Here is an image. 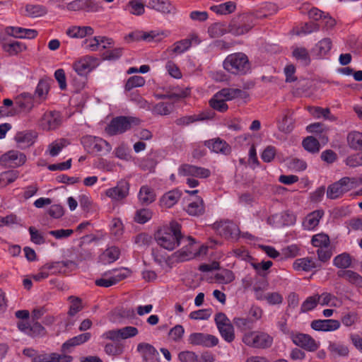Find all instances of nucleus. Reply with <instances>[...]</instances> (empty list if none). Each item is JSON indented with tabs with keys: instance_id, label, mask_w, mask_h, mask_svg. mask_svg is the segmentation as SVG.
<instances>
[{
	"instance_id": "nucleus-64",
	"label": "nucleus",
	"mask_w": 362,
	"mask_h": 362,
	"mask_svg": "<svg viewBox=\"0 0 362 362\" xmlns=\"http://www.w3.org/2000/svg\"><path fill=\"white\" fill-rule=\"evenodd\" d=\"M178 359L181 362H198V356L193 351H184L178 354Z\"/></svg>"
},
{
	"instance_id": "nucleus-18",
	"label": "nucleus",
	"mask_w": 362,
	"mask_h": 362,
	"mask_svg": "<svg viewBox=\"0 0 362 362\" xmlns=\"http://www.w3.org/2000/svg\"><path fill=\"white\" fill-rule=\"evenodd\" d=\"M59 114L57 112H49L44 114L41 120V126L43 129H54L60 124Z\"/></svg>"
},
{
	"instance_id": "nucleus-27",
	"label": "nucleus",
	"mask_w": 362,
	"mask_h": 362,
	"mask_svg": "<svg viewBox=\"0 0 362 362\" xmlns=\"http://www.w3.org/2000/svg\"><path fill=\"white\" fill-rule=\"evenodd\" d=\"M36 138V134L33 132H21L15 136V140L21 148L31 146Z\"/></svg>"
},
{
	"instance_id": "nucleus-33",
	"label": "nucleus",
	"mask_w": 362,
	"mask_h": 362,
	"mask_svg": "<svg viewBox=\"0 0 362 362\" xmlns=\"http://www.w3.org/2000/svg\"><path fill=\"white\" fill-rule=\"evenodd\" d=\"M292 54L302 65L308 66L310 64V57L308 51L305 47L294 48Z\"/></svg>"
},
{
	"instance_id": "nucleus-62",
	"label": "nucleus",
	"mask_w": 362,
	"mask_h": 362,
	"mask_svg": "<svg viewBox=\"0 0 362 362\" xmlns=\"http://www.w3.org/2000/svg\"><path fill=\"white\" fill-rule=\"evenodd\" d=\"M190 47V42L185 39L175 42L172 52L175 54H182Z\"/></svg>"
},
{
	"instance_id": "nucleus-28",
	"label": "nucleus",
	"mask_w": 362,
	"mask_h": 362,
	"mask_svg": "<svg viewBox=\"0 0 362 362\" xmlns=\"http://www.w3.org/2000/svg\"><path fill=\"white\" fill-rule=\"evenodd\" d=\"M119 257V250L117 247H110L105 250L100 256V261L104 264L115 262Z\"/></svg>"
},
{
	"instance_id": "nucleus-43",
	"label": "nucleus",
	"mask_w": 362,
	"mask_h": 362,
	"mask_svg": "<svg viewBox=\"0 0 362 362\" xmlns=\"http://www.w3.org/2000/svg\"><path fill=\"white\" fill-rule=\"evenodd\" d=\"M145 6L146 4L144 1H139V0H132L127 4L129 13L135 16L144 14L145 12Z\"/></svg>"
},
{
	"instance_id": "nucleus-20",
	"label": "nucleus",
	"mask_w": 362,
	"mask_h": 362,
	"mask_svg": "<svg viewBox=\"0 0 362 362\" xmlns=\"http://www.w3.org/2000/svg\"><path fill=\"white\" fill-rule=\"evenodd\" d=\"M216 97H222L225 100H232L235 98L245 99L248 97L247 92L239 88H223L216 93Z\"/></svg>"
},
{
	"instance_id": "nucleus-57",
	"label": "nucleus",
	"mask_w": 362,
	"mask_h": 362,
	"mask_svg": "<svg viewBox=\"0 0 362 362\" xmlns=\"http://www.w3.org/2000/svg\"><path fill=\"white\" fill-rule=\"evenodd\" d=\"M49 83L44 80H40L36 87L35 94L40 99H45L49 91Z\"/></svg>"
},
{
	"instance_id": "nucleus-12",
	"label": "nucleus",
	"mask_w": 362,
	"mask_h": 362,
	"mask_svg": "<svg viewBox=\"0 0 362 362\" xmlns=\"http://www.w3.org/2000/svg\"><path fill=\"white\" fill-rule=\"evenodd\" d=\"M178 173L182 176H193L199 178H206L211 175L209 169L189 164H182L178 169Z\"/></svg>"
},
{
	"instance_id": "nucleus-42",
	"label": "nucleus",
	"mask_w": 362,
	"mask_h": 362,
	"mask_svg": "<svg viewBox=\"0 0 362 362\" xmlns=\"http://www.w3.org/2000/svg\"><path fill=\"white\" fill-rule=\"evenodd\" d=\"M27 15L32 18H37L45 15L47 12L46 8L42 5L29 4L25 6Z\"/></svg>"
},
{
	"instance_id": "nucleus-39",
	"label": "nucleus",
	"mask_w": 362,
	"mask_h": 362,
	"mask_svg": "<svg viewBox=\"0 0 362 362\" xmlns=\"http://www.w3.org/2000/svg\"><path fill=\"white\" fill-rule=\"evenodd\" d=\"M124 347L122 341H111L105 345V351L108 355L116 356L123 352Z\"/></svg>"
},
{
	"instance_id": "nucleus-58",
	"label": "nucleus",
	"mask_w": 362,
	"mask_h": 362,
	"mask_svg": "<svg viewBox=\"0 0 362 362\" xmlns=\"http://www.w3.org/2000/svg\"><path fill=\"white\" fill-rule=\"evenodd\" d=\"M152 217V213L150 210L143 209L138 210L134 216V221L139 223H145Z\"/></svg>"
},
{
	"instance_id": "nucleus-1",
	"label": "nucleus",
	"mask_w": 362,
	"mask_h": 362,
	"mask_svg": "<svg viewBox=\"0 0 362 362\" xmlns=\"http://www.w3.org/2000/svg\"><path fill=\"white\" fill-rule=\"evenodd\" d=\"M156 240L160 247L173 250L185 240L181 234V226L175 221L171 222L169 228L156 233Z\"/></svg>"
},
{
	"instance_id": "nucleus-40",
	"label": "nucleus",
	"mask_w": 362,
	"mask_h": 362,
	"mask_svg": "<svg viewBox=\"0 0 362 362\" xmlns=\"http://www.w3.org/2000/svg\"><path fill=\"white\" fill-rule=\"evenodd\" d=\"M333 264L338 268L346 269L351 264V257L347 253L339 255L334 258Z\"/></svg>"
},
{
	"instance_id": "nucleus-25",
	"label": "nucleus",
	"mask_w": 362,
	"mask_h": 362,
	"mask_svg": "<svg viewBox=\"0 0 362 362\" xmlns=\"http://www.w3.org/2000/svg\"><path fill=\"white\" fill-rule=\"evenodd\" d=\"M66 33L72 38H83L93 35V29L90 26H71L66 30Z\"/></svg>"
},
{
	"instance_id": "nucleus-14",
	"label": "nucleus",
	"mask_w": 362,
	"mask_h": 362,
	"mask_svg": "<svg viewBox=\"0 0 362 362\" xmlns=\"http://www.w3.org/2000/svg\"><path fill=\"white\" fill-rule=\"evenodd\" d=\"M146 6L164 14L174 13L175 7L169 0H142Z\"/></svg>"
},
{
	"instance_id": "nucleus-11",
	"label": "nucleus",
	"mask_w": 362,
	"mask_h": 362,
	"mask_svg": "<svg viewBox=\"0 0 362 362\" xmlns=\"http://www.w3.org/2000/svg\"><path fill=\"white\" fill-rule=\"evenodd\" d=\"M129 190V182L125 180H121L115 187L107 189L105 194L112 200L120 201L127 197Z\"/></svg>"
},
{
	"instance_id": "nucleus-44",
	"label": "nucleus",
	"mask_w": 362,
	"mask_h": 362,
	"mask_svg": "<svg viewBox=\"0 0 362 362\" xmlns=\"http://www.w3.org/2000/svg\"><path fill=\"white\" fill-rule=\"evenodd\" d=\"M211 9L218 14L233 13L235 9V4L232 1H228L218 6H212Z\"/></svg>"
},
{
	"instance_id": "nucleus-51",
	"label": "nucleus",
	"mask_w": 362,
	"mask_h": 362,
	"mask_svg": "<svg viewBox=\"0 0 362 362\" xmlns=\"http://www.w3.org/2000/svg\"><path fill=\"white\" fill-rule=\"evenodd\" d=\"M312 244L318 248L328 247L329 245V236L323 233L315 235L312 238Z\"/></svg>"
},
{
	"instance_id": "nucleus-5",
	"label": "nucleus",
	"mask_w": 362,
	"mask_h": 362,
	"mask_svg": "<svg viewBox=\"0 0 362 362\" xmlns=\"http://www.w3.org/2000/svg\"><path fill=\"white\" fill-rule=\"evenodd\" d=\"M98 66V60L97 58L90 56H85L74 62L72 66L74 70L78 76L83 77V79H86L85 77L86 75ZM84 86L85 80L78 83L77 85V88H83Z\"/></svg>"
},
{
	"instance_id": "nucleus-13",
	"label": "nucleus",
	"mask_w": 362,
	"mask_h": 362,
	"mask_svg": "<svg viewBox=\"0 0 362 362\" xmlns=\"http://www.w3.org/2000/svg\"><path fill=\"white\" fill-rule=\"evenodd\" d=\"M138 334V329L135 327L127 326L119 329H113L103 334L105 339H127L134 337Z\"/></svg>"
},
{
	"instance_id": "nucleus-10",
	"label": "nucleus",
	"mask_w": 362,
	"mask_h": 362,
	"mask_svg": "<svg viewBox=\"0 0 362 362\" xmlns=\"http://www.w3.org/2000/svg\"><path fill=\"white\" fill-rule=\"evenodd\" d=\"M34 97L28 93H23L14 99L16 111L20 113L28 114L34 107Z\"/></svg>"
},
{
	"instance_id": "nucleus-22",
	"label": "nucleus",
	"mask_w": 362,
	"mask_h": 362,
	"mask_svg": "<svg viewBox=\"0 0 362 362\" xmlns=\"http://www.w3.org/2000/svg\"><path fill=\"white\" fill-rule=\"evenodd\" d=\"M23 354L32 359L33 362H52V353H39L37 351L27 348L24 349Z\"/></svg>"
},
{
	"instance_id": "nucleus-41",
	"label": "nucleus",
	"mask_w": 362,
	"mask_h": 362,
	"mask_svg": "<svg viewBox=\"0 0 362 362\" xmlns=\"http://www.w3.org/2000/svg\"><path fill=\"white\" fill-rule=\"evenodd\" d=\"M68 144V141L64 139L53 141L48 146L49 154L52 157L57 156L62 148L66 147Z\"/></svg>"
},
{
	"instance_id": "nucleus-50",
	"label": "nucleus",
	"mask_w": 362,
	"mask_h": 362,
	"mask_svg": "<svg viewBox=\"0 0 362 362\" xmlns=\"http://www.w3.org/2000/svg\"><path fill=\"white\" fill-rule=\"evenodd\" d=\"M145 84V79L144 77L141 76H134L130 77L126 84H125V90L127 91L131 90L132 89L136 87H141Z\"/></svg>"
},
{
	"instance_id": "nucleus-26",
	"label": "nucleus",
	"mask_w": 362,
	"mask_h": 362,
	"mask_svg": "<svg viewBox=\"0 0 362 362\" xmlns=\"http://www.w3.org/2000/svg\"><path fill=\"white\" fill-rule=\"evenodd\" d=\"M324 215V212L322 210H316L310 213L304 219L303 226L306 230L314 229L320 222V220Z\"/></svg>"
},
{
	"instance_id": "nucleus-6",
	"label": "nucleus",
	"mask_w": 362,
	"mask_h": 362,
	"mask_svg": "<svg viewBox=\"0 0 362 362\" xmlns=\"http://www.w3.org/2000/svg\"><path fill=\"white\" fill-rule=\"evenodd\" d=\"M253 25V17L250 15L243 14L237 20L231 21L228 26V31L234 35H241L251 30Z\"/></svg>"
},
{
	"instance_id": "nucleus-7",
	"label": "nucleus",
	"mask_w": 362,
	"mask_h": 362,
	"mask_svg": "<svg viewBox=\"0 0 362 362\" xmlns=\"http://www.w3.org/2000/svg\"><path fill=\"white\" fill-rule=\"evenodd\" d=\"M213 228L219 235L226 239H237L240 234L238 226L230 221L216 222L213 224Z\"/></svg>"
},
{
	"instance_id": "nucleus-61",
	"label": "nucleus",
	"mask_w": 362,
	"mask_h": 362,
	"mask_svg": "<svg viewBox=\"0 0 362 362\" xmlns=\"http://www.w3.org/2000/svg\"><path fill=\"white\" fill-rule=\"evenodd\" d=\"M204 117L197 116V115H189V116H184L180 118H177L175 120V124L178 126H186L191 123H193L196 121L203 120Z\"/></svg>"
},
{
	"instance_id": "nucleus-63",
	"label": "nucleus",
	"mask_w": 362,
	"mask_h": 362,
	"mask_svg": "<svg viewBox=\"0 0 362 362\" xmlns=\"http://www.w3.org/2000/svg\"><path fill=\"white\" fill-rule=\"evenodd\" d=\"M329 349L332 353L342 356H346L349 353V350L346 346L336 341L330 343Z\"/></svg>"
},
{
	"instance_id": "nucleus-19",
	"label": "nucleus",
	"mask_w": 362,
	"mask_h": 362,
	"mask_svg": "<svg viewBox=\"0 0 362 362\" xmlns=\"http://www.w3.org/2000/svg\"><path fill=\"white\" fill-rule=\"evenodd\" d=\"M183 242H187V244L185 245L182 249L177 250L174 253L175 257L180 262H184L192 259L194 255V251L192 250L194 239L191 237L185 238Z\"/></svg>"
},
{
	"instance_id": "nucleus-46",
	"label": "nucleus",
	"mask_w": 362,
	"mask_h": 362,
	"mask_svg": "<svg viewBox=\"0 0 362 362\" xmlns=\"http://www.w3.org/2000/svg\"><path fill=\"white\" fill-rule=\"evenodd\" d=\"M74 264V262L70 260L57 262L47 264V269L53 270L54 273H65L66 268Z\"/></svg>"
},
{
	"instance_id": "nucleus-2",
	"label": "nucleus",
	"mask_w": 362,
	"mask_h": 362,
	"mask_svg": "<svg viewBox=\"0 0 362 362\" xmlns=\"http://www.w3.org/2000/svg\"><path fill=\"white\" fill-rule=\"evenodd\" d=\"M223 68L236 75L245 74L250 69L247 56L243 52L230 54L223 61Z\"/></svg>"
},
{
	"instance_id": "nucleus-30",
	"label": "nucleus",
	"mask_w": 362,
	"mask_h": 362,
	"mask_svg": "<svg viewBox=\"0 0 362 362\" xmlns=\"http://www.w3.org/2000/svg\"><path fill=\"white\" fill-rule=\"evenodd\" d=\"M187 212L191 216H199L204 212V205L203 199L198 197L196 199L190 202L186 209Z\"/></svg>"
},
{
	"instance_id": "nucleus-36",
	"label": "nucleus",
	"mask_w": 362,
	"mask_h": 362,
	"mask_svg": "<svg viewBox=\"0 0 362 362\" xmlns=\"http://www.w3.org/2000/svg\"><path fill=\"white\" fill-rule=\"evenodd\" d=\"M302 145L303 148L311 153H318L320 145L318 139L314 136H307L303 140Z\"/></svg>"
},
{
	"instance_id": "nucleus-4",
	"label": "nucleus",
	"mask_w": 362,
	"mask_h": 362,
	"mask_svg": "<svg viewBox=\"0 0 362 362\" xmlns=\"http://www.w3.org/2000/svg\"><path fill=\"white\" fill-rule=\"evenodd\" d=\"M356 178L344 177L327 187V197L330 199L340 198L345 193L352 189L356 186Z\"/></svg>"
},
{
	"instance_id": "nucleus-45",
	"label": "nucleus",
	"mask_w": 362,
	"mask_h": 362,
	"mask_svg": "<svg viewBox=\"0 0 362 362\" xmlns=\"http://www.w3.org/2000/svg\"><path fill=\"white\" fill-rule=\"evenodd\" d=\"M226 27L222 23H215L211 25L208 28L209 35L211 37H218L226 33Z\"/></svg>"
},
{
	"instance_id": "nucleus-55",
	"label": "nucleus",
	"mask_w": 362,
	"mask_h": 362,
	"mask_svg": "<svg viewBox=\"0 0 362 362\" xmlns=\"http://www.w3.org/2000/svg\"><path fill=\"white\" fill-rule=\"evenodd\" d=\"M233 323L238 329L245 331L252 329L254 320L245 317H235Z\"/></svg>"
},
{
	"instance_id": "nucleus-53",
	"label": "nucleus",
	"mask_w": 362,
	"mask_h": 362,
	"mask_svg": "<svg viewBox=\"0 0 362 362\" xmlns=\"http://www.w3.org/2000/svg\"><path fill=\"white\" fill-rule=\"evenodd\" d=\"M288 167L294 171H303L307 168V163L301 159L291 158L287 161Z\"/></svg>"
},
{
	"instance_id": "nucleus-24",
	"label": "nucleus",
	"mask_w": 362,
	"mask_h": 362,
	"mask_svg": "<svg viewBox=\"0 0 362 362\" xmlns=\"http://www.w3.org/2000/svg\"><path fill=\"white\" fill-rule=\"evenodd\" d=\"M293 268L296 270H303L305 272H310L313 269L320 267L321 265L318 264L311 257L300 258L295 260L293 262Z\"/></svg>"
},
{
	"instance_id": "nucleus-54",
	"label": "nucleus",
	"mask_w": 362,
	"mask_h": 362,
	"mask_svg": "<svg viewBox=\"0 0 362 362\" xmlns=\"http://www.w3.org/2000/svg\"><path fill=\"white\" fill-rule=\"evenodd\" d=\"M319 297V303L321 305L335 306L334 301L337 299L335 296L330 293L324 292L322 294H316Z\"/></svg>"
},
{
	"instance_id": "nucleus-15",
	"label": "nucleus",
	"mask_w": 362,
	"mask_h": 362,
	"mask_svg": "<svg viewBox=\"0 0 362 362\" xmlns=\"http://www.w3.org/2000/svg\"><path fill=\"white\" fill-rule=\"evenodd\" d=\"M137 350L146 362H160L159 353L152 345L141 343L138 345Z\"/></svg>"
},
{
	"instance_id": "nucleus-34",
	"label": "nucleus",
	"mask_w": 362,
	"mask_h": 362,
	"mask_svg": "<svg viewBox=\"0 0 362 362\" xmlns=\"http://www.w3.org/2000/svg\"><path fill=\"white\" fill-rule=\"evenodd\" d=\"M26 46L21 42L13 41L3 45V49L10 55H16L26 49Z\"/></svg>"
},
{
	"instance_id": "nucleus-48",
	"label": "nucleus",
	"mask_w": 362,
	"mask_h": 362,
	"mask_svg": "<svg viewBox=\"0 0 362 362\" xmlns=\"http://www.w3.org/2000/svg\"><path fill=\"white\" fill-rule=\"evenodd\" d=\"M226 100L222 97H216V93L214 95V97L210 100L209 104L211 107L217 111L221 112H226L228 107V105L225 102Z\"/></svg>"
},
{
	"instance_id": "nucleus-32",
	"label": "nucleus",
	"mask_w": 362,
	"mask_h": 362,
	"mask_svg": "<svg viewBox=\"0 0 362 362\" xmlns=\"http://www.w3.org/2000/svg\"><path fill=\"white\" fill-rule=\"evenodd\" d=\"M332 41L329 38H324L315 45L313 51L318 57L327 55L332 48Z\"/></svg>"
},
{
	"instance_id": "nucleus-38",
	"label": "nucleus",
	"mask_w": 362,
	"mask_h": 362,
	"mask_svg": "<svg viewBox=\"0 0 362 362\" xmlns=\"http://www.w3.org/2000/svg\"><path fill=\"white\" fill-rule=\"evenodd\" d=\"M19 175L17 170H7L0 173V188L13 182Z\"/></svg>"
},
{
	"instance_id": "nucleus-17",
	"label": "nucleus",
	"mask_w": 362,
	"mask_h": 362,
	"mask_svg": "<svg viewBox=\"0 0 362 362\" xmlns=\"http://www.w3.org/2000/svg\"><path fill=\"white\" fill-rule=\"evenodd\" d=\"M337 275L357 288H362V276L358 273L350 269H340Z\"/></svg>"
},
{
	"instance_id": "nucleus-29",
	"label": "nucleus",
	"mask_w": 362,
	"mask_h": 362,
	"mask_svg": "<svg viewBox=\"0 0 362 362\" xmlns=\"http://www.w3.org/2000/svg\"><path fill=\"white\" fill-rule=\"evenodd\" d=\"M100 138L94 137L92 136H86L81 139V144L88 152L90 153H99L100 145L99 141Z\"/></svg>"
},
{
	"instance_id": "nucleus-35",
	"label": "nucleus",
	"mask_w": 362,
	"mask_h": 362,
	"mask_svg": "<svg viewBox=\"0 0 362 362\" xmlns=\"http://www.w3.org/2000/svg\"><path fill=\"white\" fill-rule=\"evenodd\" d=\"M347 142L350 148L354 150L362 148V133L351 132L347 135Z\"/></svg>"
},
{
	"instance_id": "nucleus-21",
	"label": "nucleus",
	"mask_w": 362,
	"mask_h": 362,
	"mask_svg": "<svg viewBox=\"0 0 362 362\" xmlns=\"http://www.w3.org/2000/svg\"><path fill=\"white\" fill-rule=\"evenodd\" d=\"M136 35V40H142L146 42L160 41L163 37H166L167 35L163 32H158L156 30H151L150 32H138L136 33H130L129 37L134 38Z\"/></svg>"
},
{
	"instance_id": "nucleus-31",
	"label": "nucleus",
	"mask_w": 362,
	"mask_h": 362,
	"mask_svg": "<svg viewBox=\"0 0 362 362\" xmlns=\"http://www.w3.org/2000/svg\"><path fill=\"white\" fill-rule=\"evenodd\" d=\"M181 193L178 190H172L165 194L162 199L161 203L163 206L170 208L174 206L180 199Z\"/></svg>"
},
{
	"instance_id": "nucleus-47",
	"label": "nucleus",
	"mask_w": 362,
	"mask_h": 362,
	"mask_svg": "<svg viewBox=\"0 0 362 362\" xmlns=\"http://www.w3.org/2000/svg\"><path fill=\"white\" fill-rule=\"evenodd\" d=\"M104 40H107L108 42H111L110 40H108L107 37L103 36H97L94 37L91 39H87L84 41V45L86 48L90 51H96L98 50L100 42H104Z\"/></svg>"
},
{
	"instance_id": "nucleus-52",
	"label": "nucleus",
	"mask_w": 362,
	"mask_h": 362,
	"mask_svg": "<svg viewBox=\"0 0 362 362\" xmlns=\"http://www.w3.org/2000/svg\"><path fill=\"white\" fill-rule=\"evenodd\" d=\"M318 301L319 297H317V295L307 298L301 305L300 312L305 313L314 309L319 303Z\"/></svg>"
},
{
	"instance_id": "nucleus-16",
	"label": "nucleus",
	"mask_w": 362,
	"mask_h": 362,
	"mask_svg": "<svg viewBox=\"0 0 362 362\" xmlns=\"http://www.w3.org/2000/svg\"><path fill=\"white\" fill-rule=\"evenodd\" d=\"M340 325L337 320H315L311 322V327L316 331L332 332L339 329Z\"/></svg>"
},
{
	"instance_id": "nucleus-8",
	"label": "nucleus",
	"mask_w": 362,
	"mask_h": 362,
	"mask_svg": "<svg viewBox=\"0 0 362 362\" xmlns=\"http://www.w3.org/2000/svg\"><path fill=\"white\" fill-rule=\"evenodd\" d=\"M17 326L19 330L31 337H43L46 334L45 327L38 322L18 321Z\"/></svg>"
},
{
	"instance_id": "nucleus-37",
	"label": "nucleus",
	"mask_w": 362,
	"mask_h": 362,
	"mask_svg": "<svg viewBox=\"0 0 362 362\" xmlns=\"http://www.w3.org/2000/svg\"><path fill=\"white\" fill-rule=\"evenodd\" d=\"M139 199L141 204L148 205L155 200V194L148 186H143L140 189Z\"/></svg>"
},
{
	"instance_id": "nucleus-56",
	"label": "nucleus",
	"mask_w": 362,
	"mask_h": 362,
	"mask_svg": "<svg viewBox=\"0 0 362 362\" xmlns=\"http://www.w3.org/2000/svg\"><path fill=\"white\" fill-rule=\"evenodd\" d=\"M69 300L71 302V305L68 313L70 316H74L82 310V302L81 298L75 296H69Z\"/></svg>"
},
{
	"instance_id": "nucleus-9",
	"label": "nucleus",
	"mask_w": 362,
	"mask_h": 362,
	"mask_svg": "<svg viewBox=\"0 0 362 362\" xmlns=\"http://www.w3.org/2000/svg\"><path fill=\"white\" fill-rule=\"evenodd\" d=\"M26 157L24 153L18 151L11 150L1 156V163L8 167L16 168L22 165L25 162Z\"/></svg>"
},
{
	"instance_id": "nucleus-60",
	"label": "nucleus",
	"mask_w": 362,
	"mask_h": 362,
	"mask_svg": "<svg viewBox=\"0 0 362 362\" xmlns=\"http://www.w3.org/2000/svg\"><path fill=\"white\" fill-rule=\"evenodd\" d=\"M218 329L224 339H233L234 338L233 326L230 322Z\"/></svg>"
},
{
	"instance_id": "nucleus-49",
	"label": "nucleus",
	"mask_w": 362,
	"mask_h": 362,
	"mask_svg": "<svg viewBox=\"0 0 362 362\" xmlns=\"http://www.w3.org/2000/svg\"><path fill=\"white\" fill-rule=\"evenodd\" d=\"M173 105L170 103L160 102L153 108V112L160 115H168L173 110Z\"/></svg>"
},
{
	"instance_id": "nucleus-59",
	"label": "nucleus",
	"mask_w": 362,
	"mask_h": 362,
	"mask_svg": "<svg viewBox=\"0 0 362 362\" xmlns=\"http://www.w3.org/2000/svg\"><path fill=\"white\" fill-rule=\"evenodd\" d=\"M279 129L284 133H289L293 129V119L288 115H286L282 121L279 122Z\"/></svg>"
},
{
	"instance_id": "nucleus-23",
	"label": "nucleus",
	"mask_w": 362,
	"mask_h": 362,
	"mask_svg": "<svg viewBox=\"0 0 362 362\" xmlns=\"http://www.w3.org/2000/svg\"><path fill=\"white\" fill-rule=\"evenodd\" d=\"M204 145L216 153H221L226 155L230 151V147L229 145L226 141L221 140L220 139L206 141L204 142Z\"/></svg>"
},
{
	"instance_id": "nucleus-3",
	"label": "nucleus",
	"mask_w": 362,
	"mask_h": 362,
	"mask_svg": "<svg viewBox=\"0 0 362 362\" xmlns=\"http://www.w3.org/2000/svg\"><path fill=\"white\" fill-rule=\"evenodd\" d=\"M140 119L134 117H116L105 127V132L110 136L121 134L130 129L132 125H138Z\"/></svg>"
}]
</instances>
